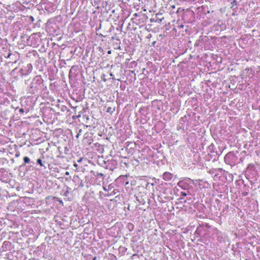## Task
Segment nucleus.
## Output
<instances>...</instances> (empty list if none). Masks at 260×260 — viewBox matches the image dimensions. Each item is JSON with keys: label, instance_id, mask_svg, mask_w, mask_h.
Segmentation results:
<instances>
[{"label": "nucleus", "instance_id": "nucleus-1", "mask_svg": "<svg viewBox=\"0 0 260 260\" xmlns=\"http://www.w3.org/2000/svg\"><path fill=\"white\" fill-rule=\"evenodd\" d=\"M32 70V66L31 63H28L26 66L20 70L22 76H26L30 74Z\"/></svg>", "mask_w": 260, "mask_h": 260}, {"label": "nucleus", "instance_id": "nucleus-2", "mask_svg": "<svg viewBox=\"0 0 260 260\" xmlns=\"http://www.w3.org/2000/svg\"><path fill=\"white\" fill-rule=\"evenodd\" d=\"M173 174L170 172H166L163 174V179L167 181L171 180L173 178Z\"/></svg>", "mask_w": 260, "mask_h": 260}, {"label": "nucleus", "instance_id": "nucleus-3", "mask_svg": "<svg viewBox=\"0 0 260 260\" xmlns=\"http://www.w3.org/2000/svg\"><path fill=\"white\" fill-rule=\"evenodd\" d=\"M34 88H35V87L34 86V84H33V83H31L29 85V88L28 89V91L29 93H33L34 92V89H33Z\"/></svg>", "mask_w": 260, "mask_h": 260}, {"label": "nucleus", "instance_id": "nucleus-4", "mask_svg": "<svg viewBox=\"0 0 260 260\" xmlns=\"http://www.w3.org/2000/svg\"><path fill=\"white\" fill-rule=\"evenodd\" d=\"M115 111V108L108 107L107 110L108 113H112Z\"/></svg>", "mask_w": 260, "mask_h": 260}, {"label": "nucleus", "instance_id": "nucleus-5", "mask_svg": "<svg viewBox=\"0 0 260 260\" xmlns=\"http://www.w3.org/2000/svg\"><path fill=\"white\" fill-rule=\"evenodd\" d=\"M23 160H24V162H25V164H28L30 162V159L27 156H25L23 158Z\"/></svg>", "mask_w": 260, "mask_h": 260}, {"label": "nucleus", "instance_id": "nucleus-6", "mask_svg": "<svg viewBox=\"0 0 260 260\" xmlns=\"http://www.w3.org/2000/svg\"><path fill=\"white\" fill-rule=\"evenodd\" d=\"M37 161V163H38L41 166H42V167L44 166L43 164H42V160L41 159H38Z\"/></svg>", "mask_w": 260, "mask_h": 260}, {"label": "nucleus", "instance_id": "nucleus-7", "mask_svg": "<svg viewBox=\"0 0 260 260\" xmlns=\"http://www.w3.org/2000/svg\"><path fill=\"white\" fill-rule=\"evenodd\" d=\"M237 5V3H236V1H234L233 2H232L231 3V7H233L234 6H235V5Z\"/></svg>", "mask_w": 260, "mask_h": 260}, {"label": "nucleus", "instance_id": "nucleus-8", "mask_svg": "<svg viewBox=\"0 0 260 260\" xmlns=\"http://www.w3.org/2000/svg\"><path fill=\"white\" fill-rule=\"evenodd\" d=\"M181 195L182 196L185 197V196H187V193L186 192H181Z\"/></svg>", "mask_w": 260, "mask_h": 260}, {"label": "nucleus", "instance_id": "nucleus-9", "mask_svg": "<svg viewBox=\"0 0 260 260\" xmlns=\"http://www.w3.org/2000/svg\"><path fill=\"white\" fill-rule=\"evenodd\" d=\"M19 156H20V153H16V154H15V156H16V157H19Z\"/></svg>", "mask_w": 260, "mask_h": 260}, {"label": "nucleus", "instance_id": "nucleus-10", "mask_svg": "<svg viewBox=\"0 0 260 260\" xmlns=\"http://www.w3.org/2000/svg\"><path fill=\"white\" fill-rule=\"evenodd\" d=\"M11 55H12V53L11 52H10V53H9L7 57L10 58Z\"/></svg>", "mask_w": 260, "mask_h": 260}, {"label": "nucleus", "instance_id": "nucleus-11", "mask_svg": "<svg viewBox=\"0 0 260 260\" xmlns=\"http://www.w3.org/2000/svg\"><path fill=\"white\" fill-rule=\"evenodd\" d=\"M69 174H70V173H69V172H66L65 173V175H67V176L69 175Z\"/></svg>", "mask_w": 260, "mask_h": 260}, {"label": "nucleus", "instance_id": "nucleus-12", "mask_svg": "<svg viewBox=\"0 0 260 260\" xmlns=\"http://www.w3.org/2000/svg\"><path fill=\"white\" fill-rule=\"evenodd\" d=\"M20 111L21 112H24L23 109H21L20 110Z\"/></svg>", "mask_w": 260, "mask_h": 260}, {"label": "nucleus", "instance_id": "nucleus-13", "mask_svg": "<svg viewBox=\"0 0 260 260\" xmlns=\"http://www.w3.org/2000/svg\"><path fill=\"white\" fill-rule=\"evenodd\" d=\"M77 166H78V165H77V164H74V166L75 167H77Z\"/></svg>", "mask_w": 260, "mask_h": 260}, {"label": "nucleus", "instance_id": "nucleus-14", "mask_svg": "<svg viewBox=\"0 0 260 260\" xmlns=\"http://www.w3.org/2000/svg\"><path fill=\"white\" fill-rule=\"evenodd\" d=\"M111 53V51H108V53L110 54Z\"/></svg>", "mask_w": 260, "mask_h": 260}, {"label": "nucleus", "instance_id": "nucleus-15", "mask_svg": "<svg viewBox=\"0 0 260 260\" xmlns=\"http://www.w3.org/2000/svg\"><path fill=\"white\" fill-rule=\"evenodd\" d=\"M180 27L183 28V25H182Z\"/></svg>", "mask_w": 260, "mask_h": 260}, {"label": "nucleus", "instance_id": "nucleus-16", "mask_svg": "<svg viewBox=\"0 0 260 260\" xmlns=\"http://www.w3.org/2000/svg\"><path fill=\"white\" fill-rule=\"evenodd\" d=\"M104 189L105 190H107V189H106L105 187H104Z\"/></svg>", "mask_w": 260, "mask_h": 260}, {"label": "nucleus", "instance_id": "nucleus-17", "mask_svg": "<svg viewBox=\"0 0 260 260\" xmlns=\"http://www.w3.org/2000/svg\"><path fill=\"white\" fill-rule=\"evenodd\" d=\"M181 183L180 182H178V185H179V184Z\"/></svg>", "mask_w": 260, "mask_h": 260}, {"label": "nucleus", "instance_id": "nucleus-18", "mask_svg": "<svg viewBox=\"0 0 260 260\" xmlns=\"http://www.w3.org/2000/svg\"><path fill=\"white\" fill-rule=\"evenodd\" d=\"M100 175H101V176H103V174H100Z\"/></svg>", "mask_w": 260, "mask_h": 260}]
</instances>
